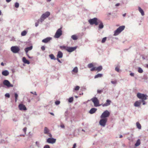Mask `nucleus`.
I'll return each mask as SVG.
<instances>
[{
  "mask_svg": "<svg viewBox=\"0 0 148 148\" xmlns=\"http://www.w3.org/2000/svg\"><path fill=\"white\" fill-rule=\"evenodd\" d=\"M50 13L49 12H46L45 13L43 14L41 16L40 19H39L41 23H42L45 19L48 17L50 15Z\"/></svg>",
  "mask_w": 148,
  "mask_h": 148,
  "instance_id": "nucleus-1",
  "label": "nucleus"
},
{
  "mask_svg": "<svg viewBox=\"0 0 148 148\" xmlns=\"http://www.w3.org/2000/svg\"><path fill=\"white\" fill-rule=\"evenodd\" d=\"M125 28V26L124 25H122L119 27L115 31H114V36H116L118 35Z\"/></svg>",
  "mask_w": 148,
  "mask_h": 148,
  "instance_id": "nucleus-2",
  "label": "nucleus"
},
{
  "mask_svg": "<svg viewBox=\"0 0 148 148\" xmlns=\"http://www.w3.org/2000/svg\"><path fill=\"white\" fill-rule=\"evenodd\" d=\"M10 49L11 51L15 53H18L20 51L19 47L17 46H12L11 47Z\"/></svg>",
  "mask_w": 148,
  "mask_h": 148,
  "instance_id": "nucleus-3",
  "label": "nucleus"
},
{
  "mask_svg": "<svg viewBox=\"0 0 148 148\" xmlns=\"http://www.w3.org/2000/svg\"><path fill=\"white\" fill-rule=\"evenodd\" d=\"M99 20V19H97V18H94L89 20L88 22L90 25H92L94 24L95 25H98V21Z\"/></svg>",
  "mask_w": 148,
  "mask_h": 148,
  "instance_id": "nucleus-4",
  "label": "nucleus"
},
{
  "mask_svg": "<svg viewBox=\"0 0 148 148\" xmlns=\"http://www.w3.org/2000/svg\"><path fill=\"white\" fill-rule=\"evenodd\" d=\"M62 34V28L58 29L56 31L54 35V37L56 38H59Z\"/></svg>",
  "mask_w": 148,
  "mask_h": 148,
  "instance_id": "nucleus-5",
  "label": "nucleus"
},
{
  "mask_svg": "<svg viewBox=\"0 0 148 148\" xmlns=\"http://www.w3.org/2000/svg\"><path fill=\"white\" fill-rule=\"evenodd\" d=\"M110 115L109 112L106 110L105 111L101 114V118H106V117H108Z\"/></svg>",
  "mask_w": 148,
  "mask_h": 148,
  "instance_id": "nucleus-6",
  "label": "nucleus"
},
{
  "mask_svg": "<svg viewBox=\"0 0 148 148\" xmlns=\"http://www.w3.org/2000/svg\"><path fill=\"white\" fill-rule=\"evenodd\" d=\"M137 96L139 99H141L142 100L146 99L147 97V95L141 93H138Z\"/></svg>",
  "mask_w": 148,
  "mask_h": 148,
  "instance_id": "nucleus-7",
  "label": "nucleus"
},
{
  "mask_svg": "<svg viewBox=\"0 0 148 148\" xmlns=\"http://www.w3.org/2000/svg\"><path fill=\"white\" fill-rule=\"evenodd\" d=\"M91 100L94 103L95 106L97 107L100 106L99 101L97 98L94 97L92 98Z\"/></svg>",
  "mask_w": 148,
  "mask_h": 148,
  "instance_id": "nucleus-8",
  "label": "nucleus"
},
{
  "mask_svg": "<svg viewBox=\"0 0 148 148\" xmlns=\"http://www.w3.org/2000/svg\"><path fill=\"white\" fill-rule=\"evenodd\" d=\"M107 121V118H103L101 119L99 122V124L102 126L104 127L106 125Z\"/></svg>",
  "mask_w": 148,
  "mask_h": 148,
  "instance_id": "nucleus-9",
  "label": "nucleus"
},
{
  "mask_svg": "<svg viewBox=\"0 0 148 148\" xmlns=\"http://www.w3.org/2000/svg\"><path fill=\"white\" fill-rule=\"evenodd\" d=\"M3 84L8 87H12L13 86V85L11 84L10 82L7 80H5L3 81Z\"/></svg>",
  "mask_w": 148,
  "mask_h": 148,
  "instance_id": "nucleus-10",
  "label": "nucleus"
},
{
  "mask_svg": "<svg viewBox=\"0 0 148 148\" xmlns=\"http://www.w3.org/2000/svg\"><path fill=\"white\" fill-rule=\"evenodd\" d=\"M77 48V47H67L66 51L69 52H71L75 51L76 49Z\"/></svg>",
  "mask_w": 148,
  "mask_h": 148,
  "instance_id": "nucleus-11",
  "label": "nucleus"
},
{
  "mask_svg": "<svg viewBox=\"0 0 148 148\" xmlns=\"http://www.w3.org/2000/svg\"><path fill=\"white\" fill-rule=\"evenodd\" d=\"M56 139L53 138H49L47 139V142L48 143L53 144L56 142Z\"/></svg>",
  "mask_w": 148,
  "mask_h": 148,
  "instance_id": "nucleus-12",
  "label": "nucleus"
},
{
  "mask_svg": "<svg viewBox=\"0 0 148 148\" xmlns=\"http://www.w3.org/2000/svg\"><path fill=\"white\" fill-rule=\"evenodd\" d=\"M18 108L20 110H26L27 108L25 105L22 104H20L18 105Z\"/></svg>",
  "mask_w": 148,
  "mask_h": 148,
  "instance_id": "nucleus-13",
  "label": "nucleus"
},
{
  "mask_svg": "<svg viewBox=\"0 0 148 148\" xmlns=\"http://www.w3.org/2000/svg\"><path fill=\"white\" fill-rule=\"evenodd\" d=\"M52 39L51 37H48L42 40V42L45 43H47L51 40Z\"/></svg>",
  "mask_w": 148,
  "mask_h": 148,
  "instance_id": "nucleus-14",
  "label": "nucleus"
},
{
  "mask_svg": "<svg viewBox=\"0 0 148 148\" xmlns=\"http://www.w3.org/2000/svg\"><path fill=\"white\" fill-rule=\"evenodd\" d=\"M111 102V101L110 100L108 99L106 100V102L105 103L102 104V106L103 107L108 106L110 105Z\"/></svg>",
  "mask_w": 148,
  "mask_h": 148,
  "instance_id": "nucleus-15",
  "label": "nucleus"
},
{
  "mask_svg": "<svg viewBox=\"0 0 148 148\" xmlns=\"http://www.w3.org/2000/svg\"><path fill=\"white\" fill-rule=\"evenodd\" d=\"M98 24L99 23V29H102L104 27L103 25L102 21L100 20H99L98 21Z\"/></svg>",
  "mask_w": 148,
  "mask_h": 148,
  "instance_id": "nucleus-16",
  "label": "nucleus"
},
{
  "mask_svg": "<svg viewBox=\"0 0 148 148\" xmlns=\"http://www.w3.org/2000/svg\"><path fill=\"white\" fill-rule=\"evenodd\" d=\"M32 46H31L29 47L25 48L24 50L26 53H27L29 51L31 50L32 49Z\"/></svg>",
  "mask_w": 148,
  "mask_h": 148,
  "instance_id": "nucleus-17",
  "label": "nucleus"
},
{
  "mask_svg": "<svg viewBox=\"0 0 148 148\" xmlns=\"http://www.w3.org/2000/svg\"><path fill=\"white\" fill-rule=\"evenodd\" d=\"M22 61L24 63L27 64H30L29 61V60H27L25 57H23V58Z\"/></svg>",
  "mask_w": 148,
  "mask_h": 148,
  "instance_id": "nucleus-18",
  "label": "nucleus"
},
{
  "mask_svg": "<svg viewBox=\"0 0 148 148\" xmlns=\"http://www.w3.org/2000/svg\"><path fill=\"white\" fill-rule=\"evenodd\" d=\"M57 58H61L63 57V53L61 51H59L58 52V54L57 56Z\"/></svg>",
  "mask_w": 148,
  "mask_h": 148,
  "instance_id": "nucleus-19",
  "label": "nucleus"
},
{
  "mask_svg": "<svg viewBox=\"0 0 148 148\" xmlns=\"http://www.w3.org/2000/svg\"><path fill=\"white\" fill-rule=\"evenodd\" d=\"M2 74L5 76H7L9 74V72L7 70H5L2 72Z\"/></svg>",
  "mask_w": 148,
  "mask_h": 148,
  "instance_id": "nucleus-20",
  "label": "nucleus"
},
{
  "mask_svg": "<svg viewBox=\"0 0 148 148\" xmlns=\"http://www.w3.org/2000/svg\"><path fill=\"white\" fill-rule=\"evenodd\" d=\"M138 10L139 12L141 13V15L143 16L145 14L143 10L140 7H138Z\"/></svg>",
  "mask_w": 148,
  "mask_h": 148,
  "instance_id": "nucleus-21",
  "label": "nucleus"
},
{
  "mask_svg": "<svg viewBox=\"0 0 148 148\" xmlns=\"http://www.w3.org/2000/svg\"><path fill=\"white\" fill-rule=\"evenodd\" d=\"M97 109L95 108H91L89 112L91 114L94 113L96 111Z\"/></svg>",
  "mask_w": 148,
  "mask_h": 148,
  "instance_id": "nucleus-22",
  "label": "nucleus"
},
{
  "mask_svg": "<svg viewBox=\"0 0 148 148\" xmlns=\"http://www.w3.org/2000/svg\"><path fill=\"white\" fill-rule=\"evenodd\" d=\"M49 130L48 129V128L46 127H45L44 128V134H49Z\"/></svg>",
  "mask_w": 148,
  "mask_h": 148,
  "instance_id": "nucleus-23",
  "label": "nucleus"
},
{
  "mask_svg": "<svg viewBox=\"0 0 148 148\" xmlns=\"http://www.w3.org/2000/svg\"><path fill=\"white\" fill-rule=\"evenodd\" d=\"M102 76V74L101 73H99L95 76L94 78L95 79L99 77H101Z\"/></svg>",
  "mask_w": 148,
  "mask_h": 148,
  "instance_id": "nucleus-24",
  "label": "nucleus"
},
{
  "mask_svg": "<svg viewBox=\"0 0 148 148\" xmlns=\"http://www.w3.org/2000/svg\"><path fill=\"white\" fill-rule=\"evenodd\" d=\"M140 103H141L140 102L138 101H137L135 103L134 105L135 106H139L140 105Z\"/></svg>",
  "mask_w": 148,
  "mask_h": 148,
  "instance_id": "nucleus-25",
  "label": "nucleus"
},
{
  "mask_svg": "<svg viewBox=\"0 0 148 148\" xmlns=\"http://www.w3.org/2000/svg\"><path fill=\"white\" fill-rule=\"evenodd\" d=\"M102 69V67L101 66H99L96 68V70L98 71H101Z\"/></svg>",
  "mask_w": 148,
  "mask_h": 148,
  "instance_id": "nucleus-26",
  "label": "nucleus"
},
{
  "mask_svg": "<svg viewBox=\"0 0 148 148\" xmlns=\"http://www.w3.org/2000/svg\"><path fill=\"white\" fill-rule=\"evenodd\" d=\"M140 144V139H138L135 144V146L136 147H137Z\"/></svg>",
  "mask_w": 148,
  "mask_h": 148,
  "instance_id": "nucleus-27",
  "label": "nucleus"
},
{
  "mask_svg": "<svg viewBox=\"0 0 148 148\" xmlns=\"http://www.w3.org/2000/svg\"><path fill=\"white\" fill-rule=\"evenodd\" d=\"M49 56L51 60H56V59L53 54H51L49 55Z\"/></svg>",
  "mask_w": 148,
  "mask_h": 148,
  "instance_id": "nucleus-28",
  "label": "nucleus"
},
{
  "mask_svg": "<svg viewBox=\"0 0 148 148\" xmlns=\"http://www.w3.org/2000/svg\"><path fill=\"white\" fill-rule=\"evenodd\" d=\"M27 33V31L24 30L21 33V35L22 36H24L26 35Z\"/></svg>",
  "mask_w": 148,
  "mask_h": 148,
  "instance_id": "nucleus-29",
  "label": "nucleus"
},
{
  "mask_svg": "<svg viewBox=\"0 0 148 148\" xmlns=\"http://www.w3.org/2000/svg\"><path fill=\"white\" fill-rule=\"evenodd\" d=\"M136 125L137 127L139 129H141V125L138 122H137L136 123Z\"/></svg>",
  "mask_w": 148,
  "mask_h": 148,
  "instance_id": "nucleus-30",
  "label": "nucleus"
},
{
  "mask_svg": "<svg viewBox=\"0 0 148 148\" xmlns=\"http://www.w3.org/2000/svg\"><path fill=\"white\" fill-rule=\"evenodd\" d=\"M72 71L75 73H77L78 72V68L77 67H75L73 70Z\"/></svg>",
  "mask_w": 148,
  "mask_h": 148,
  "instance_id": "nucleus-31",
  "label": "nucleus"
},
{
  "mask_svg": "<svg viewBox=\"0 0 148 148\" xmlns=\"http://www.w3.org/2000/svg\"><path fill=\"white\" fill-rule=\"evenodd\" d=\"M138 71L140 73H142L143 72V71L141 67H139L138 68Z\"/></svg>",
  "mask_w": 148,
  "mask_h": 148,
  "instance_id": "nucleus-32",
  "label": "nucleus"
},
{
  "mask_svg": "<svg viewBox=\"0 0 148 148\" xmlns=\"http://www.w3.org/2000/svg\"><path fill=\"white\" fill-rule=\"evenodd\" d=\"M71 38L72 39L75 40H77V36L75 35H73L72 36Z\"/></svg>",
  "mask_w": 148,
  "mask_h": 148,
  "instance_id": "nucleus-33",
  "label": "nucleus"
},
{
  "mask_svg": "<svg viewBox=\"0 0 148 148\" xmlns=\"http://www.w3.org/2000/svg\"><path fill=\"white\" fill-rule=\"evenodd\" d=\"M67 47L65 46H61L60 47V48L62 50L65 49L66 50Z\"/></svg>",
  "mask_w": 148,
  "mask_h": 148,
  "instance_id": "nucleus-34",
  "label": "nucleus"
},
{
  "mask_svg": "<svg viewBox=\"0 0 148 148\" xmlns=\"http://www.w3.org/2000/svg\"><path fill=\"white\" fill-rule=\"evenodd\" d=\"M79 88L80 87L79 86H76L73 89V91H74V90L77 91L79 89Z\"/></svg>",
  "mask_w": 148,
  "mask_h": 148,
  "instance_id": "nucleus-35",
  "label": "nucleus"
},
{
  "mask_svg": "<svg viewBox=\"0 0 148 148\" xmlns=\"http://www.w3.org/2000/svg\"><path fill=\"white\" fill-rule=\"evenodd\" d=\"M93 66H94L92 64V63H91L88 64V67L89 68H91L92 67H93Z\"/></svg>",
  "mask_w": 148,
  "mask_h": 148,
  "instance_id": "nucleus-36",
  "label": "nucleus"
},
{
  "mask_svg": "<svg viewBox=\"0 0 148 148\" xmlns=\"http://www.w3.org/2000/svg\"><path fill=\"white\" fill-rule=\"evenodd\" d=\"M73 100V97H71V98H70L69 99L68 101L69 102L71 103L72 102Z\"/></svg>",
  "mask_w": 148,
  "mask_h": 148,
  "instance_id": "nucleus-37",
  "label": "nucleus"
},
{
  "mask_svg": "<svg viewBox=\"0 0 148 148\" xmlns=\"http://www.w3.org/2000/svg\"><path fill=\"white\" fill-rule=\"evenodd\" d=\"M106 39H107V38L106 37L103 38L101 42L102 43H104L105 42V41H106Z\"/></svg>",
  "mask_w": 148,
  "mask_h": 148,
  "instance_id": "nucleus-38",
  "label": "nucleus"
},
{
  "mask_svg": "<svg viewBox=\"0 0 148 148\" xmlns=\"http://www.w3.org/2000/svg\"><path fill=\"white\" fill-rule=\"evenodd\" d=\"M15 7L16 8H18L19 6V4L18 2H16L15 3Z\"/></svg>",
  "mask_w": 148,
  "mask_h": 148,
  "instance_id": "nucleus-39",
  "label": "nucleus"
},
{
  "mask_svg": "<svg viewBox=\"0 0 148 148\" xmlns=\"http://www.w3.org/2000/svg\"><path fill=\"white\" fill-rule=\"evenodd\" d=\"M86 90L85 87H82L81 88V90L82 91H84Z\"/></svg>",
  "mask_w": 148,
  "mask_h": 148,
  "instance_id": "nucleus-40",
  "label": "nucleus"
},
{
  "mask_svg": "<svg viewBox=\"0 0 148 148\" xmlns=\"http://www.w3.org/2000/svg\"><path fill=\"white\" fill-rule=\"evenodd\" d=\"M95 70H96V67H93L90 70V71H93Z\"/></svg>",
  "mask_w": 148,
  "mask_h": 148,
  "instance_id": "nucleus-41",
  "label": "nucleus"
},
{
  "mask_svg": "<svg viewBox=\"0 0 148 148\" xmlns=\"http://www.w3.org/2000/svg\"><path fill=\"white\" fill-rule=\"evenodd\" d=\"M18 97V95L17 93H15V102H16L17 101V98Z\"/></svg>",
  "mask_w": 148,
  "mask_h": 148,
  "instance_id": "nucleus-42",
  "label": "nucleus"
},
{
  "mask_svg": "<svg viewBox=\"0 0 148 148\" xmlns=\"http://www.w3.org/2000/svg\"><path fill=\"white\" fill-rule=\"evenodd\" d=\"M60 101H56L55 102V103L56 104V105H59V104H60Z\"/></svg>",
  "mask_w": 148,
  "mask_h": 148,
  "instance_id": "nucleus-43",
  "label": "nucleus"
},
{
  "mask_svg": "<svg viewBox=\"0 0 148 148\" xmlns=\"http://www.w3.org/2000/svg\"><path fill=\"white\" fill-rule=\"evenodd\" d=\"M38 22H37L35 24V26L36 27H37L38 25L39 22L40 21H39L38 19Z\"/></svg>",
  "mask_w": 148,
  "mask_h": 148,
  "instance_id": "nucleus-44",
  "label": "nucleus"
},
{
  "mask_svg": "<svg viewBox=\"0 0 148 148\" xmlns=\"http://www.w3.org/2000/svg\"><path fill=\"white\" fill-rule=\"evenodd\" d=\"M115 71L118 72H119V69L117 67H116L115 69Z\"/></svg>",
  "mask_w": 148,
  "mask_h": 148,
  "instance_id": "nucleus-45",
  "label": "nucleus"
},
{
  "mask_svg": "<svg viewBox=\"0 0 148 148\" xmlns=\"http://www.w3.org/2000/svg\"><path fill=\"white\" fill-rule=\"evenodd\" d=\"M41 48L42 51H44L45 50V47L44 46H42Z\"/></svg>",
  "mask_w": 148,
  "mask_h": 148,
  "instance_id": "nucleus-46",
  "label": "nucleus"
},
{
  "mask_svg": "<svg viewBox=\"0 0 148 148\" xmlns=\"http://www.w3.org/2000/svg\"><path fill=\"white\" fill-rule=\"evenodd\" d=\"M103 90H97V92L99 93V92H103Z\"/></svg>",
  "mask_w": 148,
  "mask_h": 148,
  "instance_id": "nucleus-47",
  "label": "nucleus"
},
{
  "mask_svg": "<svg viewBox=\"0 0 148 148\" xmlns=\"http://www.w3.org/2000/svg\"><path fill=\"white\" fill-rule=\"evenodd\" d=\"M5 96L6 97H7L8 98H9L10 96V95L8 93L6 94L5 95Z\"/></svg>",
  "mask_w": 148,
  "mask_h": 148,
  "instance_id": "nucleus-48",
  "label": "nucleus"
},
{
  "mask_svg": "<svg viewBox=\"0 0 148 148\" xmlns=\"http://www.w3.org/2000/svg\"><path fill=\"white\" fill-rule=\"evenodd\" d=\"M44 148H50V146L48 145H46L44 146Z\"/></svg>",
  "mask_w": 148,
  "mask_h": 148,
  "instance_id": "nucleus-49",
  "label": "nucleus"
},
{
  "mask_svg": "<svg viewBox=\"0 0 148 148\" xmlns=\"http://www.w3.org/2000/svg\"><path fill=\"white\" fill-rule=\"evenodd\" d=\"M147 75H144V76H143V78L144 79H147Z\"/></svg>",
  "mask_w": 148,
  "mask_h": 148,
  "instance_id": "nucleus-50",
  "label": "nucleus"
},
{
  "mask_svg": "<svg viewBox=\"0 0 148 148\" xmlns=\"http://www.w3.org/2000/svg\"><path fill=\"white\" fill-rule=\"evenodd\" d=\"M23 130L25 133L26 130H27V128L26 127H24L23 129Z\"/></svg>",
  "mask_w": 148,
  "mask_h": 148,
  "instance_id": "nucleus-51",
  "label": "nucleus"
},
{
  "mask_svg": "<svg viewBox=\"0 0 148 148\" xmlns=\"http://www.w3.org/2000/svg\"><path fill=\"white\" fill-rule=\"evenodd\" d=\"M111 83L113 84H115L116 83V81H111Z\"/></svg>",
  "mask_w": 148,
  "mask_h": 148,
  "instance_id": "nucleus-52",
  "label": "nucleus"
},
{
  "mask_svg": "<svg viewBox=\"0 0 148 148\" xmlns=\"http://www.w3.org/2000/svg\"><path fill=\"white\" fill-rule=\"evenodd\" d=\"M134 73H130V75L132 76H134Z\"/></svg>",
  "mask_w": 148,
  "mask_h": 148,
  "instance_id": "nucleus-53",
  "label": "nucleus"
},
{
  "mask_svg": "<svg viewBox=\"0 0 148 148\" xmlns=\"http://www.w3.org/2000/svg\"><path fill=\"white\" fill-rule=\"evenodd\" d=\"M59 58H57L56 59L58 60V61L60 63H62V62L59 59Z\"/></svg>",
  "mask_w": 148,
  "mask_h": 148,
  "instance_id": "nucleus-54",
  "label": "nucleus"
},
{
  "mask_svg": "<svg viewBox=\"0 0 148 148\" xmlns=\"http://www.w3.org/2000/svg\"><path fill=\"white\" fill-rule=\"evenodd\" d=\"M60 127L62 128H64V126L63 124H61L60 125Z\"/></svg>",
  "mask_w": 148,
  "mask_h": 148,
  "instance_id": "nucleus-55",
  "label": "nucleus"
},
{
  "mask_svg": "<svg viewBox=\"0 0 148 148\" xmlns=\"http://www.w3.org/2000/svg\"><path fill=\"white\" fill-rule=\"evenodd\" d=\"M76 146V143H74L73 145V147L72 148H75Z\"/></svg>",
  "mask_w": 148,
  "mask_h": 148,
  "instance_id": "nucleus-56",
  "label": "nucleus"
},
{
  "mask_svg": "<svg viewBox=\"0 0 148 148\" xmlns=\"http://www.w3.org/2000/svg\"><path fill=\"white\" fill-rule=\"evenodd\" d=\"M27 54V56H28V58H30V59H31V58H32V57H31L27 53H26Z\"/></svg>",
  "mask_w": 148,
  "mask_h": 148,
  "instance_id": "nucleus-57",
  "label": "nucleus"
},
{
  "mask_svg": "<svg viewBox=\"0 0 148 148\" xmlns=\"http://www.w3.org/2000/svg\"><path fill=\"white\" fill-rule=\"evenodd\" d=\"M142 102L143 103V105H144L145 104V102L144 100H142Z\"/></svg>",
  "mask_w": 148,
  "mask_h": 148,
  "instance_id": "nucleus-58",
  "label": "nucleus"
},
{
  "mask_svg": "<svg viewBox=\"0 0 148 148\" xmlns=\"http://www.w3.org/2000/svg\"><path fill=\"white\" fill-rule=\"evenodd\" d=\"M49 134V137H52V136L51 135V134H50V133H49V134Z\"/></svg>",
  "mask_w": 148,
  "mask_h": 148,
  "instance_id": "nucleus-59",
  "label": "nucleus"
},
{
  "mask_svg": "<svg viewBox=\"0 0 148 148\" xmlns=\"http://www.w3.org/2000/svg\"><path fill=\"white\" fill-rule=\"evenodd\" d=\"M119 5H120V3H116V4L115 5V6H119Z\"/></svg>",
  "mask_w": 148,
  "mask_h": 148,
  "instance_id": "nucleus-60",
  "label": "nucleus"
},
{
  "mask_svg": "<svg viewBox=\"0 0 148 148\" xmlns=\"http://www.w3.org/2000/svg\"><path fill=\"white\" fill-rule=\"evenodd\" d=\"M11 0H6V1L8 3H9L10 2Z\"/></svg>",
  "mask_w": 148,
  "mask_h": 148,
  "instance_id": "nucleus-61",
  "label": "nucleus"
},
{
  "mask_svg": "<svg viewBox=\"0 0 148 148\" xmlns=\"http://www.w3.org/2000/svg\"><path fill=\"white\" fill-rule=\"evenodd\" d=\"M1 65L2 66H3L4 65V64L3 62H2L1 63Z\"/></svg>",
  "mask_w": 148,
  "mask_h": 148,
  "instance_id": "nucleus-62",
  "label": "nucleus"
},
{
  "mask_svg": "<svg viewBox=\"0 0 148 148\" xmlns=\"http://www.w3.org/2000/svg\"><path fill=\"white\" fill-rule=\"evenodd\" d=\"M126 13H125L124 14H123V17H125V16H126Z\"/></svg>",
  "mask_w": 148,
  "mask_h": 148,
  "instance_id": "nucleus-63",
  "label": "nucleus"
},
{
  "mask_svg": "<svg viewBox=\"0 0 148 148\" xmlns=\"http://www.w3.org/2000/svg\"><path fill=\"white\" fill-rule=\"evenodd\" d=\"M146 67L147 68H148V64H146Z\"/></svg>",
  "mask_w": 148,
  "mask_h": 148,
  "instance_id": "nucleus-64",
  "label": "nucleus"
}]
</instances>
